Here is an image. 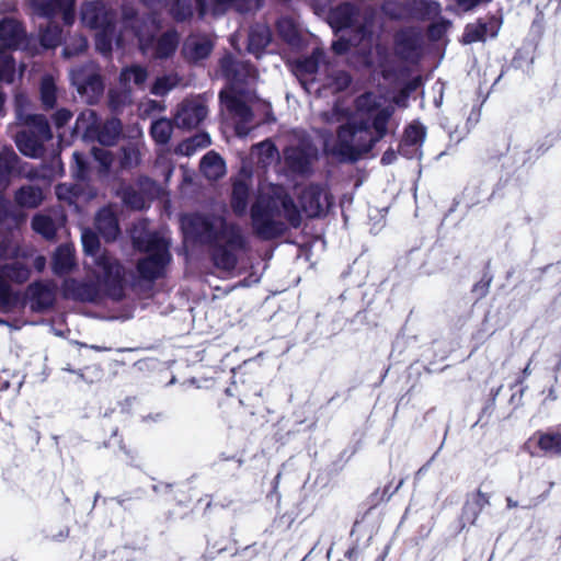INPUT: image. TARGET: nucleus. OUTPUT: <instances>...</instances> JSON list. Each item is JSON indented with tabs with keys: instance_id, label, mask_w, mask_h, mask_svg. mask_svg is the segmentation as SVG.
Instances as JSON below:
<instances>
[{
	"instance_id": "0eeeda50",
	"label": "nucleus",
	"mask_w": 561,
	"mask_h": 561,
	"mask_svg": "<svg viewBox=\"0 0 561 561\" xmlns=\"http://www.w3.org/2000/svg\"><path fill=\"white\" fill-rule=\"evenodd\" d=\"M15 102L18 123L27 128L15 136V145L25 157L42 158L45 153V142L53 138L48 121L41 114H25L23 104L26 99L23 95H18Z\"/></svg>"
},
{
	"instance_id": "b1692460",
	"label": "nucleus",
	"mask_w": 561,
	"mask_h": 561,
	"mask_svg": "<svg viewBox=\"0 0 561 561\" xmlns=\"http://www.w3.org/2000/svg\"><path fill=\"white\" fill-rule=\"evenodd\" d=\"M95 228L106 241H113L118 237V220L111 207H104L96 214Z\"/></svg>"
},
{
	"instance_id": "a878e982",
	"label": "nucleus",
	"mask_w": 561,
	"mask_h": 561,
	"mask_svg": "<svg viewBox=\"0 0 561 561\" xmlns=\"http://www.w3.org/2000/svg\"><path fill=\"white\" fill-rule=\"evenodd\" d=\"M24 39V30L12 19L0 21V43L5 48H18Z\"/></svg>"
},
{
	"instance_id": "4be33fe9",
	"label": "nucleus",
	"mask_w": 561,
	"mask_h": 561,
	"mask_svg": "<svg viewBox=\"0 0 561 561\" xmlns=\"http://www.w3.org/2000/svg\"><path fill=\"white\" fill-rule=\"evenodd\" d=\"M213 49V42L206 35L188 36L182 48L183 56L193 62L206 58Z\"/></svg>"
},
{
	"instance_id": "1a4fd4ad",
	"label": "nucleus",
	"mask_w": 561,
	"mask_h": 561,
	"mask_svg": "<svg viewBox=\"0 0 561 561\" xmlns=\"http://www.w3.org/2000/svg\"><path fill=\"white\" fill-rule=\"evenodd\" d=\"M70 78L78 93L84 96L88 103L96 102L104 91L102 79L93 62L72 69Z\"/></svg>"
},
{
	"instance_id": "603ef678",
	"label": "nucleus",
	"mask_w": 561,
	"mask_h": 561,
	"mask_svg": "<svg viewBox=\"0 0 561 561\" xmlns=\"http://www.w3.org/2000/svg\"><path fill=\"white\" fill-rule=\"evenodd\" d=\"M489 504V499L485 494L478 492L473 503L467 504L465 508V515L467 516L470 512H472V517L470 519V523L473 524L478 514L481 512V510Z\"/></svg>"
},
{
	"instance_id": "7ed1b4c3",
	"label": "nucleus",
	"mask_w": 561,
	"mask_h": 561,
	"mask_svg": "<svg viewBox=\"0 0 561 561\" xmlns=\"http://www.w3.org/2000/svg\"><path fill=\"white\" fill-rule=\"evenodd\" d=\"M252 226L263 239H273L286 230V221L298 227L300 211L286 190L280 185H261L259 196L251 208Z\"/></svg>"
},
{
	"instance_id": "cd10ccee",
	"label": "nucleus",
	"mask_w": 561,
	"mask_h": 561,
	"mask_svg": "<svg viewBox=\"0 0 561 561\" xmlns=\"http://www.w3.org/2000/svg\"><path fill=\"white\" fill-rule=\"evenodd\" d=\"M100 125L96 113L93 110H84L77 117L73 131L87 140H94Z\"/></svg>"
},
{
	"instance_id": "13d9d810",
	"label": "nucleus",
	"mask_w": 561,
	"mask_h": 561,
	"mask_svg": "<svg viewBox=\"0 0 561 561\" xmlns=\"http://www.w3.org/2000/svg\"><path fill=\"white\" fill-rule=\"evenodd\" d=\"M72 117V113L69 110L60 108L54 114V123L57 127L65 126Z\"/></svg>"
},
{
	"instance_id": "4468645a",
	"label": "nucleus",
	"mask_w": 561,
	"mask_h": 561,
	"mask_svg": "<svg viewBox=\"0 0 561 561\" xmlns=\"http://www.w3.org/2000/svg\"><path fill=\"white\" fill-rule=\"evenodd\" d=\"M299 202L307 216L319 217L323 215L331 205V197L325 187L311 184L301 191Z\"/></svg>"
},
{
	"instance_id": "f3484780",
	"label": "nucleus",
	"mask_w": 561,
	"mask_h": 561,
	"mask_svg": "<svg viewBox=\"0 0 561 561\" xmlns=\"http://www.w3.org/2000/svg\"><path fill=\"white\" fill-rule=\"evenodd\" d=\"M208 110L199 99L184 100L174 115L179 128L192 129L197 127L207 116Z\"/></svg>"
},
{
	"instance_id": "e2e57ef3",
	"label": "nucleus",
	"mask_w": 561,
	"mask_h": 561,
	"mask_svg": "<svg viewBox=\"0 0 561 561\" xmlns=\"http://www.w3.org/2000/svg\"><path fill=\"white\" fill-rule=\"evenodd\" d=\"M489 288V282L485 283H478L473 287V291L479 296L483 297L486 295Z\"/></svg>"
},
{
	"instance_id": "052dcab7",
	"label": "nucleus",
	"mask_w": 561,
	"mask_h": 561,
	"mask_svg": "<svg viewBox=\"0 0 561 561\" xmlns=\"http://www.w3.org/2000/svg\"><path fill=\"white\" fill-rule=\"evenodd\" d=\"M195 146H193V142L191 141V139H187L183 142H181L178 147H176V152L180 153V154H183V156H192L196 152Z\"/></svg>"
},
{
	"instance_id": "49530a36",
	"label": "nucleus",
	"mask_w": 561,
	"mask_h": 561,
	"mask_svg": "<svg viewBox=\"0 0 561 561\" xmlns=\"http://www.w3.org/2000/svg\"><path fill=\"white\" fill-rule=\"evenodd\" d=\"M382 11L393 19L409 18L408 0L405 2L386 0L382 4Z\"/></svg>"
},
{
	"instance_id": "423d86ee",
	"label": "nucleus",
	"mask_w": 561,
	"mask_h": 561,
	"mask_svg": "<svg viewBox=\"0 0 561 561\" xmlns=\"http://www.w3.org/2000/svg\"><path fill=\"white\" fill-rule=\"evenodd\" d=\"M146 227V222L135 226L131 239L137 249L148 253L137 264L139 275L144 279L153 280L163 274L167 264L171 260V255L169 253L168 238L161 232L148 231Z\"/></svg>"
},
{
	"instance_id": "9d476101",
	"label": "nucleus",
	"mask_w": 561,
	"mask_h": 561,
	"mask_svg": "<svg viewBox=\"0 0 561 561\" xmlns=\"http://www.w3.org/2000/svg\"><path fill=\"white\" fill-rule=\"evenodd\" d=\"M318 150L308 137H301L284 150L286 165L295 173L305 174L317 159Z\"/></svg>"
},
{
	"instance_id": "69168bd1",
	"label": "nucleus",
	"mask_w": 561,
	"mask_h": 561,
	"mask_svg": "<svg viewBox=\"0 0 561 561\" xmlns=\"http://www.w3.org/2000/svg\"><path fill=\"white\" fill-rule=\"evenodd\" d=\"M479 1L480 0H457L458 4L466 11L476 7L479 3Z\"/></svg>"
},
{
	"instance_id": "4d7b16f0",
	"label": "nucleus",
	"mask_w": 561,
	"mask_h": 561,
	"mask_svg": "<svg viewBox=\"0 0 561 561\" xmlns=\"http://www.w3.org/2000/svg\"><path fill=\"white\" fill-rule=\"evenodd\" d=\"M399 152L408 159H419L422 156V151L414 147V145L408 144L405 146V140L403 139L399 146Z\"/></svg>"
},
{
	"instance_id": "0e129e2a",
	"label": "nucleus",
	"mask_w": 561,
	"mask_h": 561,
	"mask_svg": "<svg viewBox=\"0 0 561 561\" xmlns=\"http://www.w3.org/2000/svg\"><path fill=\"white\" fill-rule=\"evenodd\" d=\"M33 265H34V267L38 272H42L45 268V266H46V259H45V256H43V255L36 256L34 259Z\"/></svg>"
},
{
	"instance_id": "6e6552de",
	"label": "nucleus",
	"mask_w": 561,
	"mask_h": 561,
	"mask_svg": "<svg viewBox=\"0 0 561 561\" xmlns=\"http://www.w3.org/2000/svg\"><path fill=\"white\" fill-rule=\"evenodd\" d=\"M162 188L149 178H141L136 184H121L116 195L123 203L137 210L148 207L151 201L158 197Z\"/></svg>"
},
{
	"instance_id": "39448f33",
	"label": "nucleus",
	"mask_w": 561,
	"mask_h": 561,
	"mask_svg": "<svg viewBox=\"0 0 561 561\" xmlns=\"http://www.w3.org/2000/svg\"><path fill=\"white\" fill-rule=\"evenodd\" d=\"M222 73L229 82V88L220 92V100L236 121V133L240 137L249 134L252 126V111L248 104L250 87L257 78L256 70L248 62L237 61L226 56L220 62Z\"/></svg>"
},
{
	"instance_id": "79ce46f5",
	"label": "nucleus",
	"mask_w": 561,
	"mask_h": 561,
	"mask_svg": "<svg viewBox=\"0 0 561 561\" xmlns=\"http://www.w3.org/2000/svg\"><path fill=\"white\" fill-rule=\"evenodd\" d=\"M32 227L37 233L42 234L46 239L54 238L56 233V225L54 220L46 215L38 214L34 216Z\"/></svg>"
},
{
	"instance_id": "338daca9",
	"label": "nucleus",
	"mask_w": 561,
	"mask_h": 561,
	"mask_svg": "<svg viewBox=\"0 0 561 561\" xmlns=\"http://www.w3.org/2000/svg\"><path fill=\"white\" fill-rule=\"evenodd\" d=\"M394 159H396V153L391 150H388L382 154L381 163L387 165V164L392 163L394 161Z\"/></svg>"
},
{
	"instance_id": "a18cd8bd",
	"label": "nucleus",
	"mask_w": 561,
	"mask_h": 561,
	"mask_svg": "<svg viewBox=\"0 0 561 561\" xmlns=\"http://www.w3.org/2000/svg\"><path fill=\"white\" fill-rule=\"evenodd\" d=\"M121 165L124 169H131L140 163V149L137 144H131L122 149Z\"/></svg>"
},
{
	"instance_id": "c85d7f7f",
	"label": "nucleus",
	"mask_w": 561,
	"mask_h": 561,
	"mask_svg": "<svg viewBox=\"0 0 561 561\" xmlns=\"http://www.w3.org/2000/svg\"><path fill=\"white\" fill-rule=\"evenodd\" d=\"M270 42V28L264 24H256L250 30L248 50L260 58Z\"/></svg>"
},
{
	"instance_id": "ddd939ff",
	"label": "nucleus",
	"mask_w": 561,
	"mask_h": 561,
	"mask_svg": "<svg viewBox=\"0 0 561 561\" xmlns=\"http://www.w3.org/2000/svg\"><path fill=\"white\" fill-rule=\"evenodd\" d=\"M136 35L141 51L150 58H168L175 51L179 44L178 35L174 32H167L157 39L146 37L142 33Z\"/></svg>"
},
{
	"instance_id": "412c9836",
	"label": "nucleus",
	"mask_w": 561,
	"mask_h": 561,
	"mask_svg": "<svg viewBox=\"0 0 561 561\" xmlns=\"http://www.w3.org/2000/svg\"><path fill=\"white\" fill-rule=\"evenodd\" d=\"M499 30L500 23L495 18H490L486 21L479 20L466 26L462 41L465 44L482 42L488 37H495Z\"/></svg>"
},
{
	"instance_id": "20e7f679",
	"label": "nucleus",
	"mask_w": 561,
	"mask_h": 561,
	"mask_svg": "<svg viewBox=\"0 0 561 561\" xmlns=\"http://www.w3.org/2000/svg\"><path fill=\"white\" fill-rule=\"evenodd\" d=\"M184 229L205 242H214L213 260L217 267L231 271L237 265L234 250L244 247V239L239 227L228 224L221 216H204L199 214L183 218Z\"/></svg>"
},
{
	"instance_id": "c9c22d12",
	"label": "nucleus",
	"mask_w": 561,
	"mask_h": 561,
	"mask_svg": "<svg viewBox=\"0 0 561 561\" xmlns=\"http://www.w3.org/2000/svg\"><path fill=\"white\" fill-rule=\"evenodd\" d=\"M114 39L116 41V44L118 46L123 45L122 38L115 37L114 23L105 27L99 28L95 35L96 49L104 55L108 54L112 50V43Z\"/></svg>"
},
{
	"instance_id": "473e14b6",
	"label": "nucleus",
	"mask_w": 561,
	"mask_h": 561,
	"mask_svg": "<svg viewBox=\"0 0 561 561\" xmlns=\"http://www.w3.org/2000/svg\"><path fill=\"white\" fill-rule=\"evenodd\" d=\"M119 79L121 83L127 89L133 85L142 89L148 79V71L139 65H131L122 70Z\"/></svg>"
},
{
	"instance_id": "bb28decb",
	"label": "nucleus",
	"mask_w": 561,
	"mask_h": 561,
	"mask_svg": "<svg viewBox=\"0 0 561 561\" xmlns=\"http://www.w3.org/2000/svg\"><path fill=\"white\" fill-rule=\"evenodd\" d=\"M44 198L43 190L33 184L23 185L14 193V202L21 208H37Z\"/></svg>"
},
{
	"instance_id": "9b49d317",
	"label": "nucleus",
	"mask_w": 561,
	"mask_h": 561,
	"mask_svg": "<svg viewBox=\"0 0 561 561\" xmlns=\"http://www.w3.org/2000/svg\"><path fill=\"white\" fill-rule=\"evenodd\" d=\"M359 12L358 10L350 4L343 3L337 5L336 8L330 10L328 14V22L330 26L335 31H343L347 28H352L354 32H357L364 39L370 30H368V22L365 21V24H358Z\"/></svg>"
},
{
	"instance_id": "f704fd0d",
	"label": "nucleus",
	"mask_w": 561,
	"mask_h": 561,
	"mask_svg": "<svg viewBox=\"0 0 561 561\" xmlns=\"http://www.w3.org/2000/svg\"><path fill=\"white\" fill-rule=\"evenodd\" d=\"M251 156L257 158L262 167H267L278 159V151L271 140H264L252 147Z\"/></svg>"
},
{
	"instance_id": "393cba45",
	"label": "nucleus",
	"mask_w": 561,
	"mask_h": 561,
	"mask_svg": "<svg viewBox=\"0 0 561 561\" xmlns=\"http://www.w3.org/2000/svg\"><path fill=\"white\" fill-rule=\"evenodd\" d=\"M199 9V13L204 15L209 7L215 12H224L228 9H234L238 12H248L255 5V0H209V4L206 0H196Z\"/></svg>"
},
{
	"instance_id": "6e6d98bb",
	"label": "nucleus",
	"mask_w": 561,
	"mask_h": 561,
	"mask_svg": "<svg viewBox=\"0 0 561 561\" xmlns=\"http://www.w3.org/2000/svg\"><path fill=\"white\" fill-rule=\"evenodd\" d=\"M92 154L94 159L100 162L104 171H107L110 169L113 158L107 149L93 147Z\"/></svg>"
},
{
	"instance_id": "f257e3e1",
	"label": "nucleus",
	"mask_w": 561,
	"mask_h": 561,
	"mask_svg": "<svg viewBox=\"0 0 561 561\" xmlns=\"http://www.w3.org/2000/svg\"><path fill=\"white\" fill-rule=\"evenodd\" d=\"M383 99L371 92L355 100V111L351 112L344 102L337 101L331 112H324V122L342 123L337 139L330 152L340 161H356L387 134V125L394 112L392 105L382 106Z\"/></svg>"
},
{
	"instance_id": "72a5a7b5",
	"label": "nucleus",
	"mask_w": 561,
	"mask_h": 561,
	"mask_svg": "<svg viewBox=\"0 0 561 561\" xmlns=\"http://www.w3.org/2000/svg\"><path fill=\"white\" fill-rule=\"evenodd\" d=\"M409 18L430 19L439 12L435 0H408Z\"/></svg>"
},
{
	"instance_id": "2f4dec72",
	"label": "nucleus",
	"mask_w": 561,
	"mask_h": 561,
	"mask_svg": "<svg viewBox=\"0 0 561 561\" xmlns=\"http://www.w3.org/2000/svg\"><path fill=\"white\" fill-rule=\"evenodd\" d=\"M122 131L119 119L113 117L107 119L103 125H99L94 140L101 145L112 146L116 142Z\"/></svg>"
},
{
	"instance_id": "5fc2aeb1",
	"label": "nucleus",
	"mask_w": 561,
	"mask_h": 561,
	"mask_svg": "<svg viewBox=\"0 0 561 561\" xmlns=\"http://www.w3.org/2000/svg\"><path fill=\"white\" fill-rule=\"evenodd\" d=\"M15 64L11 56L2 57V66L0 67V81L12 82L14 79Z\"/></svg>"
},
{
	"instance_id": "4c0bfd02",
	"label": "nucleus",
	"mask_w": 561,
	"mask_h": 561,
	"mask_svg": "<svg viewBox=\"0 0 561 561\" xmlns=\"http://www.w3.org/2000/svg\"><path fill=\"white\" fill-rule=\"evenodd\" d=\"M150 134L154 141L160 145H165L172 135V123L167 118H160L152 123Z\"/></svg>"
},
{
	"instance_id": "6ab92c4d",
	"label": "nucleus",
	"mask_w": 561,
	"mask_h": 561,
	"mask_svg": "<svg viewBox=\"0 0 561 561\" xmlns=\"http://www.w3.org/2000/svg\"><path fill=\"white\" fill-rule=\"evenodd\" d=\"M82 23L94 30L105 27L115 22V13L107 10L100 1L85 2L81 8Z\"/></svg>"
},
{
	"instance_id": "ea45409f",
	"label": "nucleus",
	"mask_w": 561,
	"mask_h": 561,
	"mask_svg": "<svg viewBox=\"0 0 561 561\" xmlns=\"http://www.w3.org/2000/svg\"><path fill=\"white\" fill-rule=\"evenodd\" d=\"M366 42H371V32H368V35L362 39V36L355 32V35L352 38H345L342 36L340 39L335 41L332 44V48L336 54L346 53L351 46H362L364 49L366 47Z\"/></svg>"
},
{
	"instance_id": "5701e85b",
	"label": "nucleus",
	"mask_w": 561,
	"mask_h": 561,
	"mask_svg": "<svg viewBox=\"0 0 561 561\" xmlns=\"http://www.w3.org/2000/svg\"><path fill=\"white\" fill-rule=\"evenodd\" d=\"M28 296L32 309L36 311L45 310L53 306L55 301V285L50 283H34L28 287Z\"/></svg>"
},
{
	"instance_id": "8fccbe9b",
	"label": "nucleus",
	"mask_w": 561,
	"mask_h": 561,
	"mask_svg": "<svg viewBox=\"0 0 561 561\" xmlns=\"http://www.w3.org/2000/svg\"><path fill=\"white\" fill-rule=\"evenodd\" d=\"M71 173L72 176L78 180L85 179L88 174L87 160L84 154L75 151L72 153V164H71Z\"/></svg>"
},
{
	"instance_id": "aec40b11",
	"label": "nucleus",
	"mask_w": 561,
	"mask_h": 561,
	"mask_svg": "<svg viewBox=\"0 0 561 561\" xmlns=\"http://www.w3.org/2000/svg\"><path fill=\"white\" fill-rule=\"evenodd\" d=\"M251 173L243 165L238 178L233 182L231 206L238 215H243L248 208L250 195Z\"/></svg>"
},
{
	"instance_id": "e433bc0d",
	"label": "nucleus",
	"mask_w": 561,
	"mask_h": 561,
	"mask_svg": "<svg viewBox=\"0 0 561 561\" xmlns=\"http://www.w3.org/2000/svg\"><path fill=\"white\" fill-rule=\"evenodd\" d=\"M41 100L45 108H53L57 100V88L51 76H44L41 82Z\"/></svg>"
},
{
	"instance_id": "f03ea898",
	"label": "nucleus",
	"mask_w": 561,
	"mask_h": 561,
	"mask_svg": "<svg viewBox=\"0 0 561 561\" xmlns=\"http://www.w3.org/2000/svg\"><path fill=\"white\" fill-rule=\"evenodd\" d=\"M81 240L87 254L84 264L89 273L95 278V283L67 278L61 286L64 297L83 302H95L103 295L114 300L122 299L124 291V270L122 265L107 252L100 250L99 239L93 231L83 230Z\"/></svg>"
},
{
	"instance_id": "c03bdc74",
	"label": "nucleus",
	"mask_w": 561,
	"mask_h": 561,
	"mask_svg": "<svg viewBox=\"0 0 561 561\" xmlns=\"http://www.w3.org/2000/svg\"><path fill=\"white\" fill-rule=\"evenodd\" d=\"M170 12L178 21H184L192 16L193 8L191 0H167Z\"/></svg>"
},
{
	"instance_id": "c756f323",
	"label": "nucleus",
	"mask_w": 561,
	"mask_h": 561,
	"mask_svg": "<svg viewBox=\"0 0 561 561\" xmlns=\"http://www.w3.org/2000/svg\"><path fill=\"white\" fill-rule=\"evenodd\" d=\"M202 173L210 181H216L226 173V164L222 158L214 152H207L201 161Z\"/></svg>"
},
{
	"instance_id": "a211bd4d",
	"label": "nucleus",
	"mask_w": 561,
	"mask_h": 561,
	"mask_svg": "<svg viewBox=\"0 0 561 561\" xmlns=\"http://www.w3.org/2000/svg\"><path fill=\"white\" fill-rule=\"evenodd\" d=\"M75 0H31L34 12L44 18H53L62 14L65 24L70 25L75 20Z\"/></svg>"
},
{
	"instance_id": "774afa93",
	"label": "nucleus",
	"mask_w": 561,
	"mask_h": 561,
	"mask_svg": "<svg viewBox=\"0 0 561 561\" xmlns=\"http://www.w3.org/2000/svg\"><path fill=\"white\" fill-rule=\"evenodd\" d=\"M408 93H402L398 98H396L394 102L397 105L404 107L407 104Z\"/></svg>"
},
{
	"instance_id": "680f3d73",
	"label": "nucleus",
	"mask_w": 561,
	"mask_h": 561,
	"mask_svg": "<svg viewBox=\"0 0 561 561\" xmlns=\"http://www.w3.org/2000/svg\"><path fill=\"white\" fill-rule=\"evenodd\" d=\"M77 42V48L76 50L73 51L70 46H67L65 49H64V54L65 56L69 57V56H72L77 53H80V51H83L85 48H87V41L83 38V37H78L76 39Z\"/></svg>"
},
{
	"instance_id": "58836bf2",
	"label": "nucleus",
	"mask_w": 561,
	"mask_h": 561,
	"mask_svg": "<svg viewBox=\"0 0 561 561\" xmlns=\"http://www.w3.org/2000/svg\"><path fill=\"white\" fill-rule=\"evenodd\" d=\"M538 446L548 455H561V434L541 433L538 437Z\"/></svg>"
},
{
	"instance_id": "f8f14e48",
	"label": "nucleus",
	"mask_w": 561,
	"mask_h": 561,
	"mask_svg": "<svg viewBox=\"0 0 561 561\" xmlns=\"http://www.w3.org/2000/svg\"><path fill=\"white\" fill-rule=\"evenodd\" d=\"M19 161L18 154L11 147H3L0 150V224L8 218L10 213L11 204L3 193L11 183V176L16 170Z\"/></svg>"
},
{
	"instance_id": "de8ad7c7",
	"label": "nucleus",
	"mask_w": 561,
	"mask_h": 561,
	"mask_svg": "<svg viewBox=\"0 0 561 561\" xmlns=\"http://www.w3.org/2000/svg\"><path fill=\"white\" fill-rule=\"evenodd\" d=\"M351 83V77L345 71H336L329 76L327 82L322 85L323 89H330L333 92L343 91Z\"/></svg>"
},
{
	"instance_id": "dca6fc26",
	"label": "nucleus",
	"mask_w": 561,
	"mask_h": 561,
	"mask_svg": "<svg viewBox=\"0 0 561 561\" xmlns=\"http://www.w3.org/2000/svg\"><path fill=\"white\" fill-rule=\"evenodd\" d=\"M322 57L323 53L317 49L311 54V56L306 57L296 64L295 73L308 93L321 92V87L318 84L319 79L317 78V75Z\"/></svg>"
},
{
	"instance_id": "864d4df0",
	"label": "nucleus",
	"mask_w": 561,
	"mask_h": 561,
	"mask_svg": "<svg viewBox=\"0 0 561 561\" xmlns=\"http://www.w3.org/2000/svg\"><path fill=\"white\" fill-rule=\"evenodd\" d=\"M416 47V41L408 33H400L397 36L398 51L404 56H409L410 51Z\"/></svg>"
},
{
	"instance_id": "7c9ffc66",
	"label": "nucleus",
	"mask_w": 561,
	"mask_h": 561,
	"mask_svg": "<svg viewBox=\"0 0 561 561\" xmlns=\"http://www.w3.org/2000/svg\"><path fill=\"white\" fill-rule=\"evenodd\" d=\"M75 265L73 249L68 244L57 248L53 257V272L56 275L68 274Z\"/></svg>"
},
{
	"instance_id": "37998d69",
	"label": "nucleus",
	"mask_w": 561,
	"mask_h": 561,
	"mask_svg": "<svg viewBox=\"0 0 561 561\" xmlns=\"http://www.w3.org/2000/svg\"><path fill=\"white\" fill-rule=\"evenodd\" d=\"M55 193L59 201L72 205L76 204L77 198L81 193V186L79 184L61 183L56 186Z\"/></svg>"
},
{
	"instance_id": "bf43d9fd",
	"label": "nucleus",
	"mask_w": 561,
	"mask_h": 561,
	"mask_svg": "<svg viewBox=\"0 0 561 561\" xmlns=\"http://www.w3.org/2000/svg\"><path fill=\"white\" fill-rule=\"evenodd\" d=\"M190 139L193 142V146H195L194 148L196 151L210 145V137L205 133L197 134Z\"/></svg>"
},
{
	"instance_id": "a19ab883",
	"label": "nucleus",
	"mask_w": 561,
	"mask_h": 561,
	"mask_svg": "<svg viewBox=\"0 0 561 561\" xmlns=\"http://www.w3.org/2000/svg\"><path fill=\"white\" fill-rule=\"evenodd\" d=\"M181 79L176 73L165 75L156 79L151 88V93L154 95H165L174 89Z\"/></svg>"
},
{
	"instance_id": "3c124183",
	"label": "nucleus",
	"mask_w": 561,
	"mask_h": 561,
	"mask_svg": "<svg viewBox=\"0 0 561 561\" xmlns=\"http://www.w3.org/2000/svg\"><path fill=\"white\" fill-rule=\"evenodd\" d=\"M61 39V30L58 26L47 27L41 34V43L45 48L56 47Z\"/></svg>"
},
{
	"instance_id": "09e8293b",
	"label": "nucleus",
	"mask_w": 561,
	"mask_h": 561,
	"mask_svg": "<svg viewBox=\"0 0 561 561\" xmlns=\"http://www.w3.org/2000/svg\"><path fill=\"white\" fill-rule=\"evenodd\" d=\"M425 138V129L423 126L419 124L410 125L403 136V140H405V146L408 144L414 145L419 150H421L422 144Z\"/></svg>"
},
{
	"instance_id": "2eb2a0df",
	"label": "nucleus",
	"mask_w": 561,
	"mask_h": 561,
	"mask_svg": "<svg viewBox=\"0 0 561 561\" xmlns=\"http://www.w3.org/2000/svg\"><path fill=\"white\" fill-rule=\"evenodd\" d=\"M28 268L20 262L5 265L0 264V309H9L15 300L5 278L22 283L28 278Z\"/></svg>"
}]
</instances>
